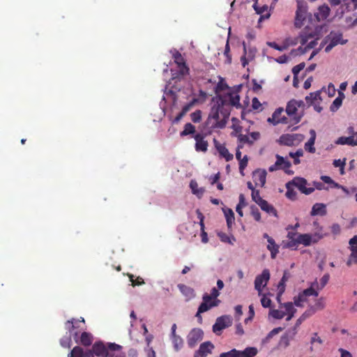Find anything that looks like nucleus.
I'll list each match as a JSON object with an SVG mask.
<instances>
[{"mask_svg": "<svg viewBox=\"0 0 357 357\" xmlns=\"http://www.w3.org/2000/svg\"><path fill=\"white\" fill-rule=\"evenodd\" d=\"M229 116V112L224 109L223 101H222L221 104L218 103L211 107L206 125L211 128H222L225 126Z\"/></svg>", "mask_w": 357, "mask_h": 357, "instance_id": "1", "label": "nucleus"}, {"mask_svg": "<svg viewBox=\"0 0 357 357\" xmlns=\"http://www.w3.org/2000/svg\"><path fill=\"white\" fill-rule=\"evenodd\" d=\"M327 234L326 231H319L314 234H299L298 233V241L299 245L310 246L312 244L317 243L321 238Z\"/></svg>", "mask_w": 357, "mask_h": 357, "instance_id": "2", "label": "nucleus"}, {"mask_svg": "<svg viewBox=\"0 0 357 357\" xmlns=\"http://www.w3.org/2000/svg\"><path fill=\"white\" fill-rule=\"evenodd\" d=\"M297 9L294 20V25L301 28L304 24L307 14V5L304 0H296Z\"/></svg>", "mask_w": 357, "mask_h": 357, "instance_id": "3", "label": "nucleus"}, {"mask_svg": "<svg viewBox=\"0 0 357 357\" xmlns=\"http://www.w3.org/2000/svg\"><path fill=\"white\" fill-rule=\"evenodd\" d=\"M275 158H276L275 162L273 165H271L268 167V171L270 172H273L277 170L281 169V170L284 171L286 173H287L289 174L293 173L291 171L289 170V169L291 166V164L289 160H285L282 156H281L278 154H276Z\"/></svg>", "mask_w": 357, "mask_h": 357, "instance_id": "4", "label": "nucleus"}, {"mask_svg": "<svg viewBox=\"0 0 357 357\" xmlns=\"http://www.w3.org/2000/svg\"><path fill=\"white\" fill-rule=\"evenodd\" d=\"M202 300H203V302L199 306V308H198V310H197V312L196 314V317H199V318H201V317L199 315L201 313H204V312L209 310L212 307L218 306L220 303V301L219 299H216V300H213V301L211 300V298L208 296V294H204L203 295Z\"/></svg>", "mask_w": 357, "mask_h": 357, "instance_id": "5", "label": "nucleus"}, {"mask_svg": "<svg viewBox=\"0 0 357 357\" xmlns=\"http://www.w3.org/2000/svg\"><path fill=\"white\" fill-rule=\"evenodd\" d=\"M232 318L229 315H222L216 319L215 324L213 326V332L219 335L221 331L231 326Z\"/></svg>", "mask_w": 357, "mask_h": 357, "instance_id": "6", "label": "nucleus"}, {"mask_svg": "<svg viewBox=\"0 0 357 357\" xmlns=\"http://www.w3.org/2000/svg\"><path fill=\"white\" fill-rule=\"evenodd\" d=\"M270 279V273L268 269H264L260 275L255 280V289L258 291V295H262V289L266 286Z\"/></svg>", "mask_w": 357, "mask_h": 357, "instance_id": "7", "label": "nucleus"}, {"mask_svg": "<svg viewBox=\"0 0 357 357\" xmlns=\"http://www.w3.org/2000/svg\"><path fill=\"white\" fill-rule=\"evenodd\" d=\"M291 181L294 187L297 188L299 191L305 195H310L314 191V188L307 187V181L302 177H294Z\"/></svg>", "mask_w": 357, "mask_h": 357, "instance_id": "8", "label": "nucleus"}, {"mask_svg": "<svg viewBox=\"0 0 357 357\" xmlns=\"http://www.w3.org/2000/svg\"><path fill=\"white\" fill-rule=\"evenodd\" d=\"M204 332L202 329L195 328L192 329L187 336V343L190 348L195 347L203 339Z\"/></svg>", "mask_w": 357, "mask_h": 357, "instance_id": "9", "label": "nucleus"}, {"mask_svg": "<svg viewBox=\"0 0 357 357\" xmlns=\"http://www.w3.org/2000/svg\"><path fill=\"white\" fill-rule=\"evenodd\" d=\"M330 42L325 48L326 52H329L335 46L340 44L344 45L347 43V40L342 38V33L331 32L329 35Z\"/></svg>", "mask_w": 357, "mask_h": 357, "instance_id": "10", "label": "nucleus"}, {"mask_svg": "<svg viewBox=\"0 0 357 357\" xmlns=\"http://www.w3.org/2000/svg\"><path fill=\"white\" fill-rule=\"evenodd\" d=\"M288 241H283L281 243L282 248H288L292 250H296L298 248L299 243L298 241V233L289 231L287 234Z\"/></svg>", "mask_w": 357, "mask_h": 357, "instance_id": "11", "label": "nucleus"}, {"mask_svg": "<svg viewBox=\"0 0 357 357\" xmlns=\"http://www.w3.org/2000/svg\"><path fill=\"white\" fill-rule=\"evenodd\" d=\"M82 323L84 324V319L83 317H81L79 319H73L72 320H68L66 323V328L69 331L70 335L74 336L75 340L76 342H79L78 340V333L77 331L73 332L75 328H79V324Z\"/></svg>", "mask_w": 357, "mask_h": 357, "instance_id": "12", "label": "nucleus"}, {"mask_svg": "<svg viewBox=\"0 0 357 357\" xmlns=\"http://www.w3.org/2000/svg\"><path fill=\"white\" fill-rule=\"evenodd\" d=\"M260 138V133L259 132H252L250 135L239 134L237 136L238 144H242L243 146L245 144L249 145L253 144V143Z\"/></svg>", "mask_w": 357, "mask_h": 357, "instance_id": "13", "label": "nucleus"}, {"mask_svg": "<svg viewBox=\"0 0 357 357\" xmlns=\"http://www.w3.org/2000/svg\"><path fill=\"white\" fill-rule=\"evenodd\" d=\"M206 137L205 134L197 133L194 135L195 140V149L198 152H206L208 150V144L206 140L204 139Z\"/></svg>", "mask_w": 357, "mask_h": 357, "instance_id": "14", "label": "nucleus"}, {"mask_svg": "<svg viewBox=\"0 0 357 357\" xmlns=\"http://www.w3.org/2000/svg\"><path fill=\"white\" fill-rule=\"evenodd\" d=\"M214 345L211 342H204L199 345L198 350L195 352L194 357H206L212 353Z\"/></svg>", "mask_w": 357, "mask_h": 357, "instance_id": "15", "label": "nucleus"}, {"mask_svg": "<svg viewBox=\"0 0 357 357\" xmlns=\"http://www.w3.org/2000/svg\"><path fill=\"white\" fill-rule=\"evenodd\" d=\"M349 243L351 255L347 261V264L351 266L352 264H357V236L351 238Z\"/></svg>", "mask_w": 357, "mask_h": 357, "instance_id": "16", "label": "nucleus"}, {"mask_svg": "<svg viewBox=\"0 0 357 357\" xmlns=\"http://www.w3.org/2000/svg\"><path fill=\"white\" fill-rule=\"evenodd\" d=\"M213 143L220 155L224 158L226 161H230L233 159V154L229 152L225 144H220L215 138L213 139Z\"/></svg>", "mask_w": 357, "mask_h": 357, "instance_id": "17", "label": "nucleus"}, {"mask_svg": "<svg viewBox=\"0 0 357 357\" xmlns=\"http://www.w3.org/2000/svg\"><path fill=\"white\" fill-rule=\"evenodd\" d=\"M284 109L281 107L278 108L272 114V116L268 119V122L277 125L278 123H288V119L285 116L281 117Z\"/></svg>", "mask_w": 357, "mask_h": 357, "instance_id": "18", "label": "nucleus"}, {"mask_svg": "<svg viewBox=\"0 0 357 357\" xmlns=\"http://www.w3.org/2000/svg\"><path fill=\"white\" fill-rule=\"evenodd\" d=\"M252 179L256 185L263 187L266 181V170L259 169L253 172Z\"/></svg>", "mask_w": 357, "mask_h": 357, "instance_id": "19", "label": "nucleus"}, {"mask_svg": "<svg viewBox=\"0 0 357 357\" xmlns=\"http://www.w3.org/2000/svg\"><path fill=\"white\" fill-rule=\"evenodd\" d=\"M109 347V343L102 342H96L92 347L93 354L98 357H103L105 356L106 351Z\"/></svg>", "mask_w": 357, "mask_h": 357, "instance_id": "20", "label": "nucleus"}, {"mask_svg": "<svg viewBox=\"0 0 357 357\" xmlns=\"http://www.w3.org/2000/svg\"><path fill=\"white\" fill-rule=\"evenodd\" d=\"M330 11L328 6L324 4L318 8V11L314 13V16L318 22L324 21L328 17Z\"/></svg>", "mask_w": 357, "mask_h": 357, "instance_id": "21", "label": "nucleus"}, {"mask_svg": "<svg viewBox=\"0 0 357 357\" xmlns=\"http://www.w3.org/2000/svg\"><path fill=\"white\" fill-rule=\"evenodd\" d=\"M177 287L181 294L186 298V301H189L195 297V295L192 288L183 284H178Z\"/></svg>", "mask_w": 357, "mask_h": 357, "instance_id": "22", "label": "nucleus"}, {"mask_svg": "<svg viewBox=\"0 0 357 357\" xmlns=\"http://www.w3.org/2000/svg\"><path fill=\"white\" fill-rule=\"evenodd\" d=\"M318 287V282L315 280L314 282L311 283V285L309 288L304 289L301 291L303 295L307 298L308 296H314L317 297L319 295V289H317Z\"/></svg>", "mask_w": 357, "mask_h": 357, "instance_id": "23", "label": "nucleus"}, {"mask_svg": "<svg viewBox=\"0 0 357 357\" xmlns=\"http://www.w3.org/2000/svg\"><path fill=\"white\" fill-rule=\"evenodd\" d=\"M310 139L305 144V151H307L311 153H314L316 151V149L314 146L315 139H316V136H317L315 130L313 129H311L310 130Z\"/></svg>", "mask_w": 357, "mask_h": 357, "instance_id": "24", "label": "nucleus"}, {"mask_svg": "<svg viewBox=\"0 0 357 357\" xmlns=\"http://www.w3.org/2000/svg\"><path fill=\"white\" fill-rule=\"evenodd\" d=\"M356 135V139H354V136H349V137H340L336 141V144H347L349 146H357V132L354 134Z\"/></svg>", "mask_w": 357, "mask_h": 357, "instance_id": "25", "label": "nucleus"}, {"mask_svg": "<svg viewBox=\"0 0 357 357\" xmlns=\"http://www.w3.org/2000/svg\"><path fill=\"white\" fill-rule=\"evenodd\" d=\"M267 249L271 252V257L275 259L279 252V245L275 243L273 238H268Z\"/></svg>", "mask_w": 357, "mask_h": 357, "instance_id": "26", "label": "nucleus"}, {"mask_svg": "<svg viewBox=\"0 0 357 357\" xmlns=\"http://www.w3.org/2000/svg\"><path fill=\"white\" fill-rule=\"evenodd\" d=\"M300 106V104L298 103L297 101L292 100H290L287 105L286 112L289 116H293L296 115L298 107Z\"/></svg>", "mask_w": 357, "mask_h": 357, "instance_id": "27", "label": "nucleus"}, {"mask_svg": "<svg viewBox=\"0 0 357 357\" xmlns=\"http://www.w3.org/2000/svg\"><path fill=\"white\" fill-rule=\"evenodd\" d=\"M326 213V205L321 203L315 204L312 208V215H324Z\"/></svg>", "mask_w": 357, "mask_h": 357, "instance_id": "28", "label": "nucleus"}, {"mask_svg": "<svg viewBox=\"0 0 357 357\" xmlns=\"http://www.w3.org/2000/svg\"><path fill=\"white\" fill-rule=\"evenodd\" d=\"M121 346L116 343H109V347L103 357H114L118 351L121 349Z\"/></svg>", "mask_w": 357, "mask_h": 357, "instance_id": "29", "label": "nucleus"}, {"mask_svg": "<svg viewBox=\"0 0 357 357\" xmlns=\"http://www.w3.org/2000/svg\"><path fill=\"white\" fill-rule=\"evenodd\" d=\"M253 8L257 14H260L263 17L268 18L271 14L268 11V6L263 5L261 6H259L257 3H255L253 4Z\"/></svg>", "mask_w": 357, "mask_h": 357, "instance_id": "30", "label": "nucleus"}, {"mask_svg": "<svg viewBox=\"0 0 357 357\" xmlns=\"http://www.w3.org/2000/svg\"><path fill=\"white\" fill-rule=\"evenodd\" d=\"M190 188L192 192L197 197L201 198L204 192V189L198 187V183L196 181L192 180L190 183Z\"/></svg>", "mask_w": 357, "mask_h": 357, "instance_id": "31", "label": "nucleus"}, {"mask_svg": "<svg viewBox=\"0 0 357 357\" xmlns=\"http://www.w3.org/2000/svg\"><path fill=\"white\" fill-rule=\"evenodd\" d=\"M257 354V349L255 347H247L243 351H238L236 357H254Z\"/></svg>", "mask_w": 357, "mask_h": 357, "instance_id": "32", "label": "nucleus"}, {"mask_svg": "<svg viewBox=\"0 0 357 357\" xmlns=\"http://www.w3.org/2000/svg\"><path fill=\"white\" fill-rule=\"evenodd\" d=\"M344 98V94L340 91L338 97H337L331 104L330 109L331 112L337 111L342 104V100Z\"/></svg>", "mask_w": 357, "mask_h": 357, "instance_id": "33", "label": "nucleus"}, {"mask_svg": "<svg viewBox=\"0 0 357 357\" xmlns=\"http://www.w3.org/2000/svg\"><path fill=\"white\" fill-rule=\"evenodd\" d=\"M278 142L281 145H285V146H294V142H292L291 135H290V134L282 135L280 137Z\"/></svg>", "mask_w": 357, "mask_h": 357, "instance_id": "34", "label": "nucleus"}, {"mask_svg": "<svg viewBox=\"0 0 357 357\" xmlns=\"http://www.w3.org/2000/svg\"><path fill=\"white\" fill-rule=\"evenodd\" d=\"M325 305V299L321 297L316 300L314 305L310 306L308 310H312L314 314L317 311L323 310Z\"/></svg>", "mask_w": 357, "mask_h": 357, "instance_id": "35", "label": "nucleus"}, {"mask_svg": "<svg viewBox=\"0 0 357 357\" xmlns=\"http://www.w3.org/2000/svg\"><path fill=\"white\" fill-rule=\"evenodd\" d=\"M175 351H178L183 347V340L179 335L170 336Z\"/></svg>", "mask_w": 357, "mask_h": 357, "instance_id": "36", "label": "nucleus"}, {"mask_svg": "<svg viewBox=\"0 0 357 357\" xmlns=\"http://www.w3.org/2000/svg\"><path fill=\"white\" fill-rule=\"evenodd\" d=\"M286 197L291 200H295L297 197V193L294 190V185H292V183H291V181H289L286 183Z\"/></svg>", "mask_w": 357, "mask_h": 357, "instance_id": "37", "label": "nucleus"}, {"mask_svg": "<svg viewBox=\"0 0 357 357\" xmlns=\"http://www.w3.org/2000/svg\"><path fill=\"white\" fill-rule=\"evenodd\" d=\"M93 340V336L91 333L83 332L81 334L79 342L84 346H89Z\"/></svg>", "mask_w": 357, "mask_h": 357, "instance_id": "38", "label": "nucleus"}, {"mask_svg": "<svg viewBox=\"0 0 357 357\" xmlns=\"http://www.w3.org/2000/svg\"><path fill=\"white\" fill-rule=\"evenodd\" d=\"M264 204H260L259 205L260 206V208H261V210L266 211L269 215H273L274 216H276L277 212H276V210L274 208V207L272 205L269 204L266 200H264Z\"/></svg>", "mask_w": 357, "mask_h": 357, "instance_id": "39", "label": "nucleus"}, {"mask_svg": "<svg viewBox=\"0 0 357 357\" xmlns=\"http://www.w3.org/2000/svg\"><path fill=\"white\" fill-rule=\"evenodd\" d=\"M178 68V75L183 77L189 74V68L186 65L185 61L183 60L181 62L176 63Z\"/></svg>", "mask_w": 357, "mask_h": 357, "instance_id": "40", "label": "nucleus"}, {"mask_svg": "<svg viewBox=\"0 0 357 357\" xmlns=\"http://www.w3.org/2000/svg\"><path fill=\"white\" fill-rule=\"evenodd\" d=\"M218 235L222 242L233 245L236 241L235 238L232 235H228L223 232H219Z\"/></svg>", "mask_w": 357, "mask_h": 357, "instance_id": "41", "label": "nucleus"}, {"mask_svg": "<svg viewBox=\"0 0 357 357\" xmlns=\"http://www.w3.org/2000/svg\"><path fill=\"white\" fill-rule=\"evenodd\" d=\"M195 132V127L190 123H187L184 126L183 131L181 132V137H184L188 135L194 134Z\"/></svg>", "mask_w": 357, "mask_h": 357, "instance_id": "42", "label": "nucleus"}, {"mask_svg": "<svg viewBox=\"0 0 357 357\" xmlns=\"http://www.w3.org/2000/svg\"><path fill=\"white\" fill-rule=\"evenodd\" d=\"M229 102L232 106L237 108L241 107L240 96L238 94L229 93Z\"/></svg>", "mask_w": 357, "mask_h": 357, "instance_id": "43", "label": "nucleus"}, {"mask_svg": "<svg viewBox=\"0 0 357 357\" xmlns=\"http://www.w3.org/2000/svg\"><path fill=\"white\" fill-rule=\"evenodd\" d=\"M289 155L291 158H294V165H298L301 162L298 158L303 156V151L302 149H298L296 152H290Z\"/></svg>", "mask_w": 357, "mask_h": 357, "instance_id": "44", "label": "nucleus"}, {"mask_svg": "<svg viewBox=\"0 0 357 357\" xmlns=\"http://www.w3.org/2000/svg\"><path fill=\"white\" fill-rule=\"evenodd\" d=\"M84 351L80 347H75L70 354L68 355V357H83Z\"/></svg>", "mask_w": 357, "mask_h": 357, "instance_id": "45", "label": "nucleus"}, {"mask_svg": "<svg viewBox=\"0 0 357 357\" xmlns=\"http://www.w3.org/2000/svg\"><path fill=\"white\" fill-rule=\"evenodd\" d=\"M313 314L312 310H307L296 321V327L299 326L303 321Z\"/></svg>", "mask_w": 357, "mask_h": 357, "instance_id": "46", "label": "nucleus"}, {"mask_svg": "<svg viewBox=\"0 0 357 357\" xmlns=\"http://www.w3.org/2000/svg\"><path fill=\"white\" fill-rule=\"evenodd\" d=\"M269 315L276 319H282L286 315V313L284 311H281L279 310H271L269 312Z\"/></svg>", "mask_w": 357, "mask_h": 357, "instance_id": "47", "label": "nucleus"}, {"mask_svg": "<svg viewBox=\"0 0 357 357\" xmlns=\"http://www.w3.org/2000/svg\"><path fill=\"white\" fill-rule=\"evenodd\" d=\"M197 102H198L197 98H192V100L190 102L185 104L183 107L181 112H183L185 114H186L187 112H188Z\"/></svg>", "mask_w": 357, "mask_h": 357, "instance_id": "48", "label": "nucleus"}, {"mask_svg": "<svg viewBox=\"0 0 357 357\" xmlns=\"http://www.w3.org/2000/svg\"><path fill=\"white\" fill-rule=\"evenodd\" d=\"M252 200L256 202L258 205H259L260 204H264V200L260 195H259V190H253V192H252Z\"/></svg>", "mask_w": 357, "mask_h": 357, "instance_id": "49", "label": "nucleus"}, {"mask_svg": "<svg viewBox=\"0 0 357 357\" xmlns=\"http://www.w3.org/2000/svg\"><path fill=\"white\" fill-rule=\"evenodd\" d=\"M248 162V155H244V157L239 160V172L242 176L244 175L243 171L245 168L247 167Z\"/></svg>", "mask_w": 357, "mask_h": 357, "instance_id": "50", "label": "nucleus"}, {"mask_svg": "<svg viewBox=\"0 0 357 357\" xmlns=\"http://www.w3.org/2000/svg\"><path fill=\"white\" fill-rule=\"evenodd\" d=\"M70 334L69 335H66L63 337L60 340V344L62 347L64 348H70L71 346V339H70Z\"/></svg>", "mask_w": 357, "mask_h": 357, "instance_id": "51", "label": "nucleus"}, {"mask_svg": "<svg viewBox=\"0 0 357 357\" xmlns=\"http://www.w3.org/2000/svg\"><path fill=\"white\" fill-rule=\"evenodd\" d=\"M224 213L226 218L227 223H231L234 220V213L230 208H226L224 210Z\"/></svg>", "mask_w": 357, "mask_h": 357, "instance_id": "52", "label": "nucleus"}, {"mask_svg": "<svg viewBox=\"0 0 357 357\" xmlns=\"http://www.w3.org/2000/svg\"><path fill=\"white\" fill-rule=\"evenodd\" d=\"M318 99H320V92L316 91L314 93H310L309 96H307L305 97V100L307 102L312 103L314 100H317Z\"/></svg>", "mask_w": 357, "mask_h": 357, "instance_id": "53", "label": "nucleus"}, {"mask_svg": "<svg viewBox=\"0 0 357 357\" xmlns=\"http://www.w3.org/2000/svg\"><path fill=\"white\" fill-rule=\"evenodd\" d=\"M191 120L194 123H199L202 120V111L196 110L190 114Z\"/></svg>", "mask_w": 357, "mask_h": 357, "instance_id": "54", "label": "nucleus"}, {"mask_svg": "<svg viewBox=\"0 0 357 357\" xmlns=\"http://www.w3.org/2000/svg\"><path fill=\"white\" fill-rule=\"evenodd\" d=\"M329 278L330 276L328 274L324 275L323 277L320 279V282H318V287H317V289L319 290L322 289L328 283Z\"/></svg>", "mask_w": 357, "mask_h": 357, "instance_id": "55", "label": "nucleus"}, {"mask_svg": "<svg viewBox=\"0 0 357 357\" xmlns=\"http://www.w3.org/2000/svg\"><path fill=\"white\" fill-rule=\"evenodd\" d=\"M306 301V298L303 295V294L301 292L299 294L294 297V301L295 305L297 307H301L303 306V303Z\"/></svg>", "mask_w": 357, "mask_h": 357, "instance_id": "56", "label": "nucleus"}, {"mask_svg": "<svg viewBox=\"0 0 357 357\" xmlns=\"http://www.w3.org/2000/svg\"><path fill=\"white\" fill-rule=\"evenodd\" d=\"M321 179L326 183L332 184L333 188H339L340 187V185L335 183L330 176H321Z\"/></svg>", "mask_w": 357, "mask_h": 357, "instance_id": "57", "label": "nucleus"}, {"mask_svg": "<svg viewBox=\"0 0 357 357\" xmlns=\"http://www.w3.org/2000/svg\"><path fill=\"white\" fill-rule=\"evenodd\" d=\"M281 306H283L284 307V312L286 313V314L291 313V312H296V310L291 302L284 303L283 304H281Z\"/></svg>", "mask_w": 357, "mask_h": 357, "instance_id": "58", "label": "nucleus"}, {"mask_svg": "<svg viewBox=\"0 0 357 357\" xmlns=\"http://www.w3.org/2000/svg\"><path fill=\"white\" fill-rule=\"evenodd\" d=\"M311 38H313V35L302 33L299 36V42L301 45H305L308 42V40Z\"/></svg>", "mask_w": 357, "mask_h": 357, "instance_id": "59", "label": "nucleus"}, {"mask_svg": "<svg viewBox=\"0 0 357 357\" xmlns=\"http://www.w3.org/2000/svg\"><path fill=\"white\" fill-rule=\"evenodd\" d=\"M291 135L292 142H294V146L298 145L305 138V136L302 134L296 133V134H291Z\"/></svg>", "mask_w": 357, "mask_h": 357, "instance_id": "60", "label": "nucleus"}, {"mask_svg": "<svg viewBox=\"0 0 357 357\" xmlns=\"http://www.w3.org/2000/svg\"><path fill=\"white\" fill-rule=\"evenodd\" d=\"M260 296H261V305L265 308L270 307L271 305V303H272L271 300L270 298H267L266 296V295L263 294Z\"/></svg>", "mask_w": 357, "mask_h": 357, "instance_id": "61", "label": "nucleus"}, {"mask_svg": "<svg viewBox=\"0 0 357 357\" xmlns=\"http://www.w3.org/2000/svg\"><path fill=\"white\" fill-rule=\"evenodd\" d=\"M128 277L133 286L142 285L144 284V280L141 277H137L136 280H134V275L132 274H128Z\"/></svg>", "mask_w": 357, "mask_h": 357, "instance_id": "62", "label": "nucleus"}, {"mask_svg": "<svg viewBox=\"0 0 357 357\" xmlns=\"http://www.w3.org/2000/svg\"><path fill=\"white\" fill-rule=\"evenodd\" d=\"M305 63L303 62V63H301L295 66L292 68V73H293L294 75H295V79H296V76L305 68Z\"/></svg>", "mask_w": 357, "mask_h": 357, "instance_id": "63", "label": "nucleus"}, {"mask_svg": "<svg viewBox=\"0 0 357 357\" xmlns=\"http://www.w3.org/2000/svg\"><path fill=\"white\" fill-rule=\"evenodd\" d=\"M238 354V350L233 349L227 352L220 354V357H236Z\"/></svg>", "mask_w": 357, "mask_h": 357, "instance_id": "64", "label": "nucleus"}]
</instances>
